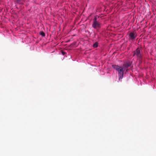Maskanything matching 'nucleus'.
I'll return each mask as SVG.
<instances>
[{
  "mask_svg": "<svg viewBox=\"0 0 156 156\" xmlns=\"http://www.w3.org/2000/svg\"><path fill=\"white\" fill-rule=\"evenodd\" d=\"M112 67L115 69L118 73L119 80L122 78L124 75L123 68L119 66L114 65H112Z\"/></svg>",
  "mask_w": 156,
  "mask_h": 156,
  "instance_id": "obj_1",
  "label": "nucleus"
},
{
  "mask_svg": "<svg viewBox=\"0 0 156 156\" xmlns=\"http://www.w3.org/2000/svg\"><path fill=\"white\" fill-rule=\"evenodd\" d=\"M142 50L140 48H137L133 52V56H136L138 60L141 61L142 58Z\"/></svg>",
  "mask_w": 156,
  "mask_h": 156,
  "instance_id": "obj_2",
  "label": "nucleus"
},
{
  "mask_svg": "<svg viewBox=\"0 0 156 156\" xmlns=\"http://www.w3.org/2000/svg\"><path fill=\"white\" fill-rule=\"evenodd\" d=\"M21 0H16V2L17 3H19Z\"/></svg>",
  "mask_w": 156,
  "mask_h": 156,
  "instance_id": "obj_8",
  "label": "nucleus"
},
{
  "mask_svg": "<svg viewBox=\"0 0 156 156\" xmlns=\"http://www.w3.org/2000/svg\"><path fill=\"white\" fill-rule=\"evenodd\" d=\"M94 48H97L98 46V43L97 42H96L94 43L93 45Z\"/></svg>",
  "mask_w": 156,
  "mask_h": 156,
  "instance_id": "obj_7",
  "label": "nucleus"
},
{
  "mask_svg": "<svg viewBox=\"0 0 156 156\" xmlns=\"http://www.w3.org/2000/svg\"><path fill=\"white\" fill-rule=\"evenodd\" d=\"M130 65L131 63L130 62L127 63L123 65V68L124 70L126 69Z\"/></svg>",
  "mask_w": 156,
  "mask_h": 156,
  "instance_id": "obj_5",
  "label": "nucleus"
},
{
  "mask_svg": "<svg viewBox=\"0 0 156 156\" xmlns=\"http://www.w3.org/2000/svg\"><path fill=\"white\" fill-rule=\"evenodd\" d=\"M40 34L41 35H42L43 37H44L45 36V34L42 31H41L40 32Z\"/></svg>",
  "mask_w": 156,
  "mask_h": 156,
  "instance_id": "obj_6",
  "label": "nucleus"
},
{
  "mask_svg": "<svg viewBox=\"0 0 156 156\" xmlns=\"http://www.w3.org/2000/svg\"><path fill=\"white\" fill-rule=\"evenodd\" d=\"M62 55H64L65 54L66 52L63 51H62Z\"/></svg>",
  "mask_w": 156,
  "mask_h": 156,
  "instance_id": "obj_9",
  "label": "nucleus"
},
{
  "mask_svg": "<svg viewBox=\"0 0 156 156\" xmlns=\"http://www.w3.org/2000/svg\"><path fill=\"white\" fill-rule=\"evenodd\" d=\"M92 26L95 29L100 28L101 27V24L99 23L97 21L96 17H95L93 20Z\"/></svg>",
  "mask_w": 156,
  "mask_h": 156,
  "instance_id": "obj_3",
  "label": "nucleus"
},
{
  "mask_svg": "<svg viewBox=\"0 0 156 156\" xmlns=\"http://www.w3.org/2000/svg\"><path fill=\"white\" fill-rule=\"evenodd\" d=\"M129 39L132 40L136 38V36H135L133 32H131L129 34Z\"/></svg>",
  "mask_w": 156,
  "mask_h": 156,
  "instance_id": "obj_4",
  "label": "nucleus"
}]
</instances>
